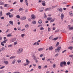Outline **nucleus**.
<instances>
[{"label": "nucleus", "mask_w": 73, "mask_h": 73, "mask_svg": "<svg viewBox=\"0 0 73 73\" xmlns=\"http://www.w3.org/2000/svg\"><path fill=\"white\" fill-rule=\"evenodd\" d=\"M16 62V60L14 59L13 61L12 62V64H14L15 63V62Z\"/></svg>", "instance_id": "nucleus-26"}, {"label": "nucleus", "mask_w": 73, "mask_h": 73, "mask_svg": "<svg viewBox=\"0 0 73 73\" xmlns=\"http://www.w3.org/2000/svg\"><path fill=\"white\" fill-rule=\"evenodd\" d=\"M60 45V43L59 42H58L56 43V46L57 47L58 46V45Z\"/></svg>", "instance_id": "nucleus-25"}, {"label": "nucleus", "mask_w": 73, "mask_h": 73, "mask_svg": "<svg viewBox=\"0 0 73 73\" xmlns=\"http://www.w3.org/2000/svg\"><path fill=\"white\" fill-rule=\"evenodd\" d=\"M42 1V0H39L38 3H40Z\"/></svg>", "instance_id": "nucleus-52"}, {"label": "nucleus", "mask_w": 73, "mask_h": 73, "mask_svg": "<svg viewBox=\"0 0 73 73\" xmlns=\"http://www.w3.org/2000/svg\"><path fill=\"white\" fill-rule=\"evenodd\" d=\"M44 16L45 17H47V16H46V14L45 13H44Z\"/></svg>", "instance_id": "nucleus-57"}, {"label": "nucleus", "mask_w": 73, "mask_h": 73, "mask_svg": "<svg viewBox=\"0 0 73 73\" xmlns=\"http://www.w3.org/2000/svg\"><path fill=\"white\" fill-rule=\"evenodd\" d=\"M53 36H51L49 37V39H50V40H51L52 38H53Z\"/></svg>", "instance_id": "nucleus-35"}, {"label": "nucleus", "mask_w": 73, "mask_h": 73, "mask_svg": "<svg viewBox=\"0 0 73 73\" xmlns=\"http://www.w3.org/2000/svg\"><path fill=\"white\" fill-rule=\"evenodd\" d=\"M13 11V9H11L10 10V12H12V11Z\"/></svg>", "instance_id": "nucleus-61"}, {"label": "nucleus", "mask_w": 73, "mask_h": 73, "mask_svg": "<svg viewBox=\"0 0 73 73\" xmlns=\"http://www.w3.org/2000/svg\"><path fill=\"white\" fill-rule=\"evenodd\" d=\"M66 50H65L62 52V53H65V52H66Z\"/></svg>", "instance_id": "nucleus-46"}, {"label": "nucleus", "mask_w": 73, "mask_h": 73, "mask_svg": "<svg viewBox=\"0 0 73 73\" xmlns=\"http://www.w3.org/2000/svg\"><path fill=\"white\" fill-rule=\"evenodd\" d=\"M7 41H8V39L5 40L4 41H3L2 42L3 43H4V44H6Z\"/></svg>", "instance_id": "nucleus-14"}, {"label": "nucleus", "mask_w": 73, "mask_h": 73, "mask_svg": "<svg viewBox=\"0 0 73 73\" xmlns=\"http://www.w3.org/2000/svg\"><path fill=\"white\" fill-rule=\"evenodd\" d=\"M53 47H52V46H51L50 47L48 48V50H53Z\"/></svg>", "instance_id": "nucleus-9"}, {"label": "nucleus", "mask_w": 73, "mask_h": 73, "mask_svg": "<svg viewBox=\"0 0 73 73\" xmlns=\"http://www.w3.org/2000/svg\"><path fill=\"white\" fill-rule=\"evenodd\" d=\"M58 36L57 37H56L54 38H52V40H54V41H56V40H57L58 39Z\"/></svg>", "instance_id": "nucleus-12"}, {"label": "nucleus", "mask_w": 73, "mask_h": 73, "mask_svg": "<svg viewBox=\"0 0 73 73\" xmlns=\"http://www.w3.org/2000/svg\"><path fill=\"white\" fill-rule=\"evenodd\" d=\"M60 17H61V19H62V20H63V19H64V14L62 13L61 14Z\"/></svg>", "instance_id": "nucleus-6"}, {"label": "nucleus", "mask_w": 73, "mask_h": 73, "mask_svg": "<svg viewBox=\"0 0 73 73\" xmlns=\"http://www.w3.org/2000/svg\"><path fill=\"white\" fill-rule=\"evenodd\" d=\"M43 50H44V48H40L38 49V50L39 51H42Z\"/></svg>", "instance_id": "nucleus-13"}, {"label": "nucleus", "mask_w": 73, "mask_h": 73, "mask_svg": "<svg viewBox=\"0 0 73 73\" xmlns=\"http://www.w3.org/2000/svg\"><path fill=\"white\" fill-rule=\"evenodd\" d=\"M60 65L61 67H63V65H66V62L65 61H64L63 62H60Z\"/></svg>", "instance_id": "nucleus-2"}, {"label": "nucleus", "mask_w": 73, "mask_h": 73, "mask_svg": "<svg viewBox=\"0 0 73 73\" xmlns=\"http://www.w3.org/2000/svg\"><path fill=\"white\" fill-rule=\"evenodd\" d=\"M39 12H43L44 11V7H41L39 8Z\"/></svg>", "instance_id": "nucleus-3"}, {"label": "nucleus", "mask_w": 73, "mask_h": 73, "mask_svg": "<svg viewBox=\"0 0 73 73\" xmlns=\"http://www.w3.org/2000/svg\"><path fill=\"white\" fill-rule=\"evenodd\" d=\"M16 17H17V18H20V15H17V16H16Z\"/></svg>", "instance_id": "nucleus-44"}, {"label": "nucleus", "mask_w": 73, "mask_h": 73, "mask_svg": "<svg viewBox=\"0 0 73 73\" xmlns=\"http://www.w3.org/2000/svg\"><path fill=\"white\" fill-rule=\"evenodd\" d=\"M12 44H10V45H9L8 46V47H12Z\"/></svg>", "instance_id": "nucleus-60"}, {"label": "nucleus", "mask_w": 73, "mask_h": 73, "mask_svg": "<svg viewBox=\"0 0 73 73\" xmlns=\"http://www.w3.org/2000/svg\"><path fill=\"white\" fill-rule=\"evenodd\" d=\"M42 5L43 6H45V3L44 2H42Z\"/></svg>", "instance_id": "nucleus-37"}, {"label": "nucleus", "mask_w": 73, "mask_h": 73, "mask_svg": "<svg viewBox=\"0 0 73 73\" xmlns=\"http://www.w3.org/2000/svg\"><path fill=\"white\" fill-rule=\"evenodd\" d=\"M11 15V13H6V15L7 16H9V15Z\"/></svg>", "instance_id": "nucleus-34"}, {"label": "nucleus", "mask_w": 73, "mask_h": 73, "mask_svg": "<svg viewBox=\"0 0 73 73\" xmlns=\"http://www.w3.org/2000/svg\"><path fill=\"white\" fill-rule=\"evenodd\" d=\"M42 56H43V54H41L40 55V57H42Z\"/></svg>", "instance_id": "nucleus-62"}, {"label": "nucleus", "mask_w": 73, "mask_h": 73, "mask_svg": "<svg viewBox=\"0 0 73 73\" xmlns=\"http://www.w3.org/2000/svg\"><path fill=\"white\" fill-rule=\"evenodd\" d=\"M3 15V12L2 11H0V17H1Z\"/></svg>", "instance_id": "nucleus-24"}, {"label": "nucleus", "mask_w": 73, "mask_h": 73, "mask_svg": "<svg viewBox=\"0 0 73 73\" xmlns=\"http://www.w3.org/2000/svg\"><path fill=\"white\" fill-rule=\"evenodd\" d=\"M28 20L29 21V22L31 21V19H28Z\"/></svg>", "instance_id": "nucleus-63"}, {"label": "nucleus", "mask_w": 73, "mask_h": 73, "mask_svg": "<svg viewBox=\"0 0 73 73\" xmlns=\"http://www.w3.org/2000/svg\"><path fill=\"white\" fill-rule=\"evenodd\" d=\"M8 6V4H5L4 5V7H7V6Z\"/></svg>", "instance_id": "nucleus-50"}, {"label": "nucleus", "mask_w": 73, "mask_h": 73, "mask_svg": "<svg viewBox=\"0 0 73 73\" xmlns=\"http://www.w3.org/2000/svg\"><path fill=\"white\" fill-rule=\"evenodd\" d=\"M21 52H22V50H20V49H19L18 50L17 54H20V53H21Z\"/></svg>", "instance_id": "nucleus-7"}, {"label": "nucleus", "mask_w": 73, "mask_h": 73, "mask_svg": "<svg viewBox=\"0 0 73 73\" xmlns=\"http://www.w3.org/2000/svg\"><path fill=\"white\" fill-rule=\"evenodd\" d=\"M50 30H51V29L50 28L48 27V32H50Z\"/></svg>", "instance_id": "nucleus-36"}, {"label": "nucleus", "mask_w": 73, "mask_h": 73, "mask_svg": "<svg viewBox=\"0 0 73 73\" xmlns=\"http://www.w3.org/2000/svg\"><path fill=\"white\" fill-rule=\"evenodd\" d=\"M55 20V18L54 19H52L50 20V23H52V22H54V21Z\"/></svg>", "instance_id": "nucleus-28"}, {"label": "nucleus", "mask_w": 73, "mask_h": 73, "mask_svg": "<svg viewBox=\"0 0 73 73\" xmlns=\"http://www.w3.org/2000/svg\"><path fill=\"white\" fill-rule=\"evenodd\" d=\"M42 23V21L41 20V19H40L38 21V24H41Z\"/></svg>", "instance_id": "nucleus-18"}, {"label": "nucleus", "mask_w": 73, "mask_h": 73, "mask_svg": "<svg viewBox=\"0 0 73 73\" xmlns=\"http://www.w3.org/2000/svg\"><path fill=\"white\" fill-rule=\"evenodd\" d=\"M23 10H24V9H22L21 8H20L19 10V11H21H21H23Z\"/></svg>", "instance_id": "nucleus-42"}, {"label": "nucleus", "mask_w": 73, "mask_h": 73, "mask_svg": "<svg viewBox=\"0 0 73 73\" xmlns=\"http://www.w3.org/2000/svg\"><path fill=\"white\" fill-rule=\"evenodd\" d=\"M26 63L28 64H29L30 63V62L28 60V59H26Z\"/></svg>", "instance_id": "nucleus-21"}, {"label": "nucleus", "mask_w": 73, "mask_h": 73, "mask_svg": "<svg viewBox=\"0 0 73 73\" xmlns=\"http://www.w3.org/2000/svg\"><path fill=\"white\" fill-rule=\"evenodd\" d=\"M2 4H4V2H2L0 1V5H2Z\"/></svg>", "instance_id": "nucleus-32"}, {"label": "nucleus", "mask_w": 73, "mask_h": 73, "mask_svg": "<svg viewBox=\"0 0 73 73\" xmlns=\"http://www.w3.org/2000/svg\"><path fill=\"white\" fill-rule=\"evenodd\" d=\"M25 3H26V4L27 6H28V1L27 0H25Z\"/></svg>", "instance_id": "nucleus-22"}, {"label": "nucleus", "mask_w": 73, "mask_h": 73, "mask_svg": "<svg viewBox=\"0 0 73 73\" xmlns=\"http://www.w3.org/2000/svg\"><path fill=\"white\" fill-rule=\"evenodd\" d=\"M12 36H13L12 35V34H9L7 35V37H12Z\"/></svg>", "instance_id": "nucleus-19"}, {"label": "nucleus", "mask_w": 73, "mask_h": 73, "mask_svg": "<svg viewBox=\"0 0 73 73\" xmlns=\"http://www.w3.org/2000/svg\"><path fill=\"white\" fill-rule=\"evenodd\" d=\"M60 32L62 33H65L66 32V31H65V30L62 29L60 31Z\"/></svg>", "instance_id": "nucleus-11"}, {"label": "nucleus", "mask_w": 73, "mask_h": 73, "mask_svg": "<svg viewBox=\"0 0 73 73\" xmlns=\"http://www.w3.org/2000/svg\"><path fill=\"white\" fill-rule=\"evenodd\" d=\"M69 15H72V16L73 15V13H72V11L70 12L69 13Z\"/></svg>", "instance_id": "nucleus-39"}, {"label": "nucleus", "mask_w": 73, "mask_h": 73, "mask_svg": "<svg viewBox=\"0 0 73 73\" xmlns=\"http://www.w3.org/2000/svg\"><path fill=\"white\" fill-rule=\"evenodd\" d=\"M29 26V25H28V24H27L25 26V27L26 28H27V27H28Z\"/></svg>", "instance_id": "nucleus-56"}, {"label": "nucleus", "mask_w": 73, "mask_h": 73, "mask_svg": "<svg viewBox=\"0 0 73 73\" xmlns=\"http://www.w3.org/2000/svg\"><path fill=\"white\" fill-rule=\"evenodd\" d=\"M5 67V66H2L0 68V69H3V68H4Z\"/></svg>", "instance_id": "nucleus-51"}, {"label": "nucleus", "mask_w": 73, "mask_h": 73, "mask_svg": "<svg viewBox=\"0 0 73 73\" xmlns=\"http://www.w3.org/2000/svg\"><path fill=\"white\" fill-rule=\"evenodd\" d=\"M9 17L10 18L13 17V14L10 15H9Z\"/></svg>", "instance_id": "nucleus-23"}, {"label": "nucleus", "mask_w": 73, "mask_h": 73, "mask_svg": "<svg viewBox=\"0 0 73 73\" xmlns=\"http://www.w3.org/2000/svg\"><path fill=\"white\" fill-rule=\"evenodd\" d=\"M70 61H68L67 62V64L68 65H70Z\"/></svg>", "instance_id": "nucleus-47"}, {"label": "nucleus", "mask_w": 73, "mask_h": 73, "mask_svg": "<svg viewBox=\"0 0 73 73\" xmlns=\"http://www.w3.org/2000/svg\"><path fill=\"white\" fill-rule=\"evenodd\" d=\"M9 24H11V25H13V21H11L9 22Z\"/></svg>", "instance_id": "nucleus-20"}, {"label": "nucleus", "mask_w": 73, "mask_h": 73, "mask_svg": "<svg viewBox=\"0 0 73 73\" xmlns=\"http://www.w3.org/2000/svg\"><path fill=\"white\" fill-rule=\"evenodd\" d=\"M24 36H25V34H22L21 35V37H23H23H24Z\"/></svg>", "instance_id": "nucleus-40"}, {"label": "nucleus", "mask_w": 73, "mask_h": 73, "mask_svg": "<svg viewBox=\"0 0 73 73\" xmlns=\"http://www.w3.org/2000/svg\"><path fill=\"white\" fill-rule=\"evenodd\" d=\"M3 63L5 64L6 65H8V61H5L3 62Z\"/></svg>", "instance_id": "nucleus-16"}, {"label": "nucleus", "mask_w": 73, "mask_h": 73, "mask_svg": "<svg viewBox=\"0 0 73 73\" xmlns=\"http://www.w3.org/2000/svg\"><path fill=\"white\" fill-rule=\"evenodd\" d=\"M21 27L18 28V30H19V31H20V30H21Z\"/></svg>", "instance_id": "nucleus-55"}, {"label": "nucleus", "mask_w": 73, "mask_h": 73, "mask_svg": "<svg viewBox=\"0 0 73 73\" xmlns=\"http://www.w3.org/2000/svg\"><path fill=\"white\" fill-rule=\"evenodd\" d=\"M15 57H16V56H11L10 57V59H13L14 58H15Z\"/></svg>", "instance_id": "nucleus-31"}, {"label": "nucleus", "mask_w": 73, "mask_h": 73, "mask_svg": "<svg viewBox=\"0 0 73 73\" xmlns=\"http://www.w3.org/2000/svg\"><path fill=\"white\" fill-rule=\"evenodd\" d=\"M17 42H15L14 43V45H16L17 44Z\"/></svg>", "instance_id": "nucleus-58"}, {"label": "nucleus", "mask_w": 73, "mask_h": 73, "mask_svg": "<svg viewBox=\"0 0 73 73\" xmlns=\"http://www.w3.org/2000/svg\"><path fill=\"white\" fill-rule=\"evenodd\" d=\"M42 60H45V57L42 58Z\"/></svg>", "instance_id": "nucleus-59"}, {"label": "nucleus", "mask_w": 73, "mask_h": 73, "mask_svg": "<svg viewBox=\"0 0 73 73\" xmlns=\"http://www.w3.org/2000/svg\"><path fill=\"white\" fill-rule=\"evenodd\" d=\"M50 9H51V8H50V7L49 8L45 9L44 10V11H50Z\"/></svg>", "instance_id": "nucleus-8"}, {"label": "nucleus", "mask_w": 73, "mask_h": 73, "mask_svg": "<svg viewBox=\"0 0 73 73\" xmlns=\"http://www.w3.org/2000/svg\"><path fill=\"white\" fill-rule=\"evenodd\" d=\"M73 47L72 46H69L68 47V49H70V50H72V49H73Z\"/></svg>", "instance_id": "nucleus-10"}, {"label": "nucleus", "mask_w": 73, "mask_h": 73, "mask_svg": "<svg viewBox=\"0 0 73 73\" xmlns=\"http://www.w3.org/2000/svg\"><path fill=\"white\" fill-rule=\"evenodd\" d=\"M0 19H2V20L4 19V17H2L0 18Z\"/></svg>", "instance_id": "nucleus-54"}, {"label": "nucleus", "mask_w": 73, "mask_h": 73, "mask_svg": "<svg viewBox=\"0 0 73 73\" xmlns=\"http://www.w3.org/2000/svg\"><path fill=\"white\" fill-rule=\"evenodd\" d=\"M31 19L32 20H33V19H36V17L35 16V15H31Z\"/></svg>", "instance_id": "nucleus-5"}, {"label": "nucleus", "mask_w": 73, "mask_h": 73, "mask_svg": "<svg viewBox=\"0 0 73 73\" xmlns=\"http://www.w3.org/2000/svg\"><path fill=\"white\" fill-rule=\"evenodd\" d=\"M32 23L33 24H36V22L35 21H33Z\"/></svg>", "instance_id": "nucleus-29"}, {"label": "nucleus", "mask_w": 73, "mask_h": 73, "mask_svg": "<svg viewBox=\"0 0 73 73\" xmlns=\"http://www.w3.org/2000/svg\"><path fill=\"white\" fill-rule=\"evenodd\" d=\"M59 54H56V55L54 56V57H57L58 56Z\"/></svg>", "instance_id": "nucleus-49"}, {"label": "nucleus", "mask_w": 73, "mask_h": 73, "mask_svg": "<svg viewBox=\"0 0 73 73\" xmlns=\"http://www.w3.org/2000/svg\"><path fill=\"white\" fill-rule=\"evenodd\" d=\"M40 29L41 31H42V30H44V28H43L42 27H41V28Z\"/></svg>", "instance_id": "nucleus-41"}, {"label": "nucleus", "mask_w": 73, "mask_h": 73, "mask_svg": "<svg viewBox=\"0 0 73 73\" xmlns=\"http://www.w3.org/2000/svg\"><path fill=\"white\" fill-rule=\"evenodd\" d=\"M1 45H2V46H4V44L2 42H1Z\"/></svg>", "instance_id": "nucleus-48"}, {"label": "nucleus", "mask_w": 73, "mask_h": 73, "mask_svg": "<svg viewBox=\"0 0 73 73\" xmlns=\"http://www.w3.org/2000/svg\"><path fill=\"white\" fill-rule=\"evenodd\" d=\"M27 19V18L25 16H24V17H22L21 18V19L22 20H25V19Z\"/></svg>", "instance_id": "nucleus-17"}, {"label": "nucleus", "mask_w": 73, "mask_h": 73, "mask_svg": "<svg viewBox=\"0 0 73 73\" xmlns=\"http://www.w3.org/2000/svg\"><path fill=\"white\" fill-rule=\"evenodd\" d=\"M38 68L39 69H41V66H38Z\"/></svg>", "instance_id": "nucleus-43"}, {"label": "nucleus", "mask_w": 73, "mask_h": 73, "mask_svg": "<svg viewBox=\"0 0 73 73\" xmlns=\"http://www.w3.org/2000/svg\"><path fill=\"white\" fill-rule=\"evenodd\" d=\"M60 49H61V46H58L57 48V49H55V52L58 53V52H60Z\"/></svg>", "instance_id": "nucleus-1"}, {"label": "nucleus", "mask_w": 73, "mask_h": 73, "mask_svg": "<svg viewBox=\"0 0 73 73\" xmlns=\"http://www.w3.org/2000/svg\"><path fill=\"white\" fill-rule=\"evenodd\" d=\"M47 67H48V66L46 65L44 66V68H47Z\"/></svg>", "instance_id": "nucleus-53"}, {"label": "nucleus", "mask_w": 73, "mask_h": 73, "mask_svg": "<svg viewBox=\"0 0 73 73\" xmlns=\"http://www.w3.org/2000/svg\"><path fill=\"white\" fill-rule=\"evenodd\" d=\"M47 20L48 21V20H51L50 19V18H49V17H48L47 18Z\"/></svg>", "instance_id": "nucleus-45"}, {"label": "nucleus", "mask_w": 73, "mask_h": 73, "mask_svg": "<svg viewBox=\"0 0 73 73\" xmlns=\"http://www.w3.org/2000/svg\"><path fill=\"white\" fill-rule=\"evenodd\" d=\"M16 38H13L11 40V41H12V42H14V41H16Z\"/></svg>", "instance_id": "nucleus-15"}, {"label": "nucleus", "mask_w": 73, "mask_h": 73, "mask_svg": "<svg viewBox=\"0 0 73 73\" xmlns=\"http://www.w3.org/2000/svg\"><path fill=\"white\" fill-rule=\"evenodd\" d=\"M69 30H73V26L72 27H69Z\"/></svg>", "instance_id": "nucleus-30"}, {"label": "nucleus", "mask_w": 73, "mask_h": 73, "mask_svg": "<svg viewBox=\"0 0 73 73\" xmlns=\"http://www.w3.org/2000/svg\"><path fill=\"white\" fill-rule=\"evenodd\" d=\"M1 49L2 50V51H4V50H5V47H3L1 48Z\"/></svg>", "instance_id": "nucleus-33"}, {"label": "nucleus", "mask_w": 73, "mask_h": 73, "mask_svg": "<svg viewBox=\"0 0 73 73\" xmlns=\"http://www.w3.org/2000/svg\"><path fill=\"white\" fill-rule=\"evenodd\" d=\"M50 60V59H48V60H47V61H48V62Z\"/></svg>", "instance_id": "nucleus-64"}, {"label": "nucleus", "mask_w": 73, "mask_h": 73, "mask_svg": "<svg viewBox=\"0 0 73 73\" xmlns=\"http://www.w3.org/2000/svg\"><path fill=\"white\" fill-rule=\"evenodd\" d=\"M17 62L19 64V63H21V60L19 59L17 60Z\"/></svg>", "instance_id": "nucleus-27"}, {"label": "nucleus", "mask_w": 73, "mask_h": 73, "mask_svg": "<svg viewBox=\"0 0 73 73\" xmlns=\"http://www.w3.org/2000/svg\"><path fill=\"white\" fill-rule=\"evenodd\" d=\"M52 66L53 68H56V64H53Z\"/></svg>", "instance_id": "nucleus-38"}, {"label": "nucleus", "mask_w": 73, "mask_h": 73, "mask_svg": "<svg viewBox=\"0 0 73 73\" xmlns=\"http://www.w3.org/2000/svg\"><path fill=\"white\" fill-rule=\"evenodd\" d=\"M57 10L58 11H59V12H62V8H60V9H59V8H58V9H57Z\"/></svg>", "instance_id": "nucleus-4"}]
</instances>
